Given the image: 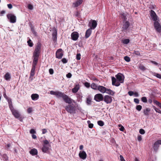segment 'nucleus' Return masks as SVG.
<instances>
[{"mask_svg": "<svg viewBox=\"0 0 161 161\" xmlns=\"http://www.w3.org/2000/svg\"><path fill=\"white\" fill-rule=\"evenodd\" d=\"M66 76L68 78H70L72 76V74L70 73H69L66 75Z\"/></svg>", "mask_w": 161, "mask_h": 161, "instance_id": "nucleus-57", "label": "nucleus"}, {"mask_svg": "<svg viewBox=\"0 0 161 161\" xmlns=\"http://www.w3.org/2000/svg\"><path fill=\"white\" fill-rule=\"evenodd\" d=\"M134 102L138 104L139 103V101L138 99L135 98L134 100Z\"/></svg>", "mask_w": 161, "mask_h": 161, "instance_id": "nucleus-54", "label": "nucleus"}, {"mask_svg": "<svg viewBox=\"0 0 161 161\" xmlns=\"http://www.w3.org/2000/svg\"><path fill=\"white\" fill-rule=\"evenodd\" d=\"M40 44H38L33 53V62L32 65V68L31 72H35L36 66L39 57L40 55Z\"/></svg>", "mask_w": 161, "mask_h": 161, "instance_id": "nucleus-1", "label": "nucleus"}, {"mask_svg": "<svg viewBox=\"0 0 161 161\" xmlns=\"http://www.w3.org/2000/svg\"><path fill=\"white\" fill-rule=\"evenodd\" d=\"M97 90L103 93L107 91V88L103 86H99Z\"/></svg>", "mask_w": 161, "mask_h": 161, "instance_id": "nucleus-20", "label": "nucleus"}, {"mask_svg": "<svg viewBox=\"0 0 161 161\" xmlns=\"http://www.w3.org/2000/svg\"><path fill=\"white\" fill-rule=\"evenodd\" d=\"M79 89V84L76 85L72 89V92L73 93L77 92Z\"/></svg>", "mask_w": 161, "mask_h": 161, "instance_id": "nucleus-25", "label": "nucleus"}, {"mask_svg": "<svg viewBox=\"0 0 161 161\" xmlns=\"http://www.w3.org/2000/svg\"><path fill=\"white\" fill-rule=\"evenodd\" d=\"M139 69L145 71L147 69L142 64H140L139 66Z\"/></svg>", "mask_w": 161, "mask_h": 161, "instance_id": "nucleus-33", "label": "nucleus"}, {"mask_svg": "<svg viewBox=\"0 0 161 161\" xmlns=\"http://www.w3.org/2000/svg\"><path fill=\"white\" fill-rule=\"evenodd\" d=\"M7 6L8 8L9 9H11L13 7L12 5L11 4H8Z\"/></svg>", "mask_w": 161, "mask_h": 161, "instance_id": "nucleus-61", "label": "nucleus"}, {"mask_svg": "<svg viewBox=\"0 0 161 161\" xmlns=\"http://www.w3.org/2000/svg\"><path fill=\"white\" fill-rule=\"evenodd\" d=\"M62 51V50L61 48L57 50L56 53V57L57 58L60 59L62 58L64 55V53Z\"/></svg>", "mask_w": 161, "mask_h": 161, "instance_id": "nucleus-11", "label": "nucleus"}, {"mask_svg": "<svg viewBox=\"0 0 161 161\" xmlns=\"http://www.w3.org/2000/svg\"><path fill=\"white\" fill-rule=\"evenodd\" d=\"M137 139L139 142L141 141L142 140V136L140 135L138 136L137 137Z\"/></svg>", "mask_w": 161, "mask_h": 161, "instance_id": "nucleus-58", "label": "nucleus"}, {"mask_svg": "<svg viewBox=\"0 0 161 161\" xmlns=\"http://www.w3.org/2000/svg\"><path fill=\"white\" fill-rule=\"evenodd\" d=\"M27 43L28 46L30 47H32L33 45V44L31 39L27 41Z\"/></svg>", "mask_w": 161, "mask_h": 161, "instance_id": "nucleus-34", "label": "nucleus"}, {"mask_svg": "<svg viewBox=\"0 0 161 161\" xmlns=\"http://www.w3.org/2000/svg\"><path fill=\"white\" fill-rule=\"evenodd\" d=\"M119 127L121 126V127L119 128V130L121 131H123L125 129L124 127L121 125V124L119 125Z\"/></svg>", "mask_w": 161, "mask_h": 161, "instance_id": "nucleus-50", "label": "nucleus"}, {"mask_svg": "<svg viewBox=\"0 0 161 161\" xmlns=\"http://www.w3.org/2000/svg\"><path fill=\"white\" fill-rule=\"evenodd\" d=\"M113 97L108 95H105L104 97L103 101L107 103H111L113 100Z\"/></svg>", "mask_w": 161, "mask_h": 161, "instance_id": "nucleus-10", "label": "nucleus"}, {"mask_svg": "<svg viewBox=\"0 0 161 161\" xmlns=\"http://www.w3.org/2000/svg\"><path fill=\"white\" fill-rule=\"evenodd\" d=\"M62 61L63 64H66L67 63L68 61L65 58H63L62 59Z\"/></svg>", "mask_w": 161, "mask_h": 161, "instance_id": "nucleus-49", "label": "nucleus"}, {"mask_svg": "<svg viewBox=\"0 0 161 161\" xmlns=\"http://www.w3.org/2000/svg\"><path fill=\"white\" fill-rule=\"evenodd\" d=\"M30 133L31 134L36 133V132L34 129H31L30 130Z\"/></svg>", "mask_w": 161, "mask_h": 161, "instance_id": "nucleus-55", "label": "nucleus"}, {"mask_svg": "<svg viewBox=\"0 0 161 161\" xmlns=\"http://www.w3.org/2000/svg\"><path fill=\"white\" fill-rule=\"evenodd\" d=\"M116 79L114 77H112V84L116 86H119L120 83L124 82V76L120 73H119L115 75Z\"/></svg>", "mask_w": 161, "mask_h": 161, "instance_id": "nucleus-3", "label": "nucleus"}, {"mask_svg": "<svg viewBox=\"0 0 161 161\" xmlns=\"http://www.w3.org/2000/svg\"><path fill=\"white\" fill-rule=\"evenodd\" d=\"M136 109L138 111H140L142 109V106L141 105H138L136 106Z\"/></svg>", "mask_w": 161, "mask_h": 161, "instance_id": "nucleus-44", "label": "nucleus"}, {"mask_svg": "<svg viewBox=\"0 0 161 161\" xmlns=\"http://www.w3.org/2000/svg\"><path fill=\"white\" fill-rule=\"evenodd\" d=\"M111 141L113 143H115L116 142H115V140H114V139L113 138H112L111 139Z\"/></svg>", "mask_w": 161, "mask_h": 161, "instance_id": "nucleus-64", "label": "nucleus"}, {"mask_svg": "<svg viewBox=\"0 0 161 161\" xmlns=\"http://www.w3.org/2000/svg\"><path fill=\"white\" fill-rule=\"evenodd\" d=\"M29 152L30 154L33 156L36 155L37 154V151L35 148L32 149Z\"/></svg>", "mask_w": 161, "mask_h": 161, "instance_id": "nucleus-23", "label": "nucleus"}, {"mask_svg": "<svg viewBox=\"0 0 161 161\" xmlns=\"http://www.w3.org/2000/svg\"><path fill=\"white\" fill-rule=\"evenodd\" d=\"M105 92L112 96H114L115 93V92L113 91L112 90H111V89H108L107 88V91Z\"/></svg>", "mask_w": 161, "mask_h": 161, "instance_id": "nucleus-26", "label": "nucleus"}, {"mask_svg": "<svg viewBox=\"0 0 161 161\" xmlns=\"http://www.w3.org/2000/svg\"><path fill=\"white\" fill-rule=\"evenodd\" d=\"M75 15L76 17L79 18L80 17V14L78 11H77L75 14Z\"/></svg>", "mask_w": 161, "mask_h": 161, "instance_id": "nucleus-52", "label": "nucleus"}, {"mask_svg": "<svg viewBox=\"0 0 161 161\" xmlns=\"http://www.w3.org/2000/svg\"><path fill=\"white\" fill-rule=\"evenodd\" d=\"M154 26L157 32L159 33L161 32V26L158 21H154Z\"/></svg>", "mask_w": 161, "mask_h": 161, "instance_id": "nucleus-12", "label": "nucleus"}, {"mask_svg": "<svg viewBox=\"0 0 161 161\" xmlns=\"http://www.w3.org/2000/svg\"><path fill=\"white\" fill-rule=\"evenodd\" d=\"M139 133L141 134H144L145 133V131L144 130L141 129L139 130Z\"/></svg>", "mask_w": 161, "mask_h": 161, "instance_id": "nucleus-47", "label": "nucleus"}, {"mask_svg": "<svg viewBox=\"0 0 161 161\" xmlns=\"http://www.w3.org/2000/svg\"><path fill=\"white\" fill-rule=\"evenodd\" d=\"M9 108L11 110L13 115L14 117L18 119L20 121H22L23 118L20 116V114L18 111L14 109L13 104H11L9 106Z\"/></svg>", "mask_w": 161, "mask_h": 161, "instance_id": "nucleus-5", "label": "nucleus"}, {"mask_svg": "<svg viewBox=\"0 0 161 161\" xmlns=\"http://www.w3.org/2000/svg\"><path fill=\"white\" fill-rule=\"evenodd\" d=\"M150 15L152 19L154 21L157 20V16L155 12L153 10H151L150 12Z\"/></svg>", "mask_w": 161, "mask_h": 161, "instance_id": "nucleus-15", "label": "nucleus"}, {"mask_svg": "<svg viewBox=\"0 0 161 161\" xmlns=\"http://www.w3.org/2000/svg\"><path fill=\"white\" fill-rule=\"evenodd\" d=\"M97 123L98 125L101 126H102L104 125V122L102 120L98 121Z\"/></svg>", "mask_w": 161, "mask_h": 161, "instance_id": "nucleus-36", "label": "nucleus"}, {"mask_svg": "<svg viewBox=\"0 0 161 161\" xmlns=\"http://www.w3.org/2000/svg\"><path fill=\"white\" fill-rule=\"evenodd\" d=\"M5 79L7 80H9L11 78L10 75L9 73L8 72L4 76Z\"/></svg>", "mask_w": 161, "mask_h": 161, "instance_id": "nucleus-28", "label": "nucleus"}, {"mask_svg": "<svg viewBox=\"0 0 161 161\" xmlns=\"http://www.w3.org/2000/svg\"><path fill=\"white\" fill-rule=\"evenodd\" d=\"M150 111V109L149 108H147L144 111V113L145 115L148 116L149 114V113Z\"/></svg>", "mask_w": 161, "mask_h": 161, "instance_id": "nucleus-29", "label": "nucleus"}, {"mask_svg": "<svg viewBox=\"0 0 161 161\" xmlns=\"http://www.w3.org/2000/svg\"><path fill=\"white\" fill-rule=\"evenodd\" d=\"M84 85L85 86H86V87L87 88H89L90 86V85L89 83H88V82H85L84 83Z\"/></svg>", "mask_w": 161, "mask_h": 161, "instance_id": "nucleus-42", "label": "nucleus"}, {"mask_svg": "<svg viewBox=\"0 0 161 161\" xmlns=\"http://www.w3.org/2000/svg\"><path fill=\"white\" fill-rule=\"evenodd\" d=\"M83 2V0H78L73 3V7L74 8L78 7Z\"/></svg>", "mask_w": 161, "mask_h": 161, "instance_id": "nucleus-19", "label": "nucleus"}, {"mask_svg": "<svg viewBox=\"0 0 161 161\" xmlns=\"http://www.w3.org/2000/svg\"><path fill=\"white\" fill-rule=\"evenodd\" d=\"M130 25V24L129 21H126L124 22L122 26V29L124 30H127L129 28Z\"/></svg>", "mask_w": 161, "mask_h": 161, "instance_id": "nucleus-18", "label": "nucleus"}, {"mask_svg": "<svg viewBox=\"0 0 161 161\" xmlns=\"http://www.w3.org/2000/svg\"><path fill=\"white\" fill-rule=\"evenodd\" d=\"M92 101V98L90 96H88L86 98V103L88 105H90L91 104Z\"/></svg>", "mask_w": 161, "mask_h": 161, "instance_id": "nucleus-31", "label": "nucleus"}, {"mask_svg": "<svg viewBox=\"0 0 161 161\" xmlns=\"http://www.w3.org/2000/svg\"><path fill=\"white\" fill-rule=\"evenodd\" d=\"M153 108L154 109V110L157 113H159L160 114H161V111L158 108H157L156 107L154 106H153Z\"/></svg>", "mask_w": 161, "mask_h": 161, "instance_id": "nucleus-38", "label": "nucleus"}, {"mask_svg": "<svg viewBox=\"0 0 161 161\" xmlns=\"http://www.w3.org/2000/svg\"><path fill=\"white\" fill-rule=\"evenodd\" d=\"M120 15H121V18L124 20L125 19H126V16L124 14H120Z\"/></svg>", "mask_w": 161, "mask_h": 161, "instance_id": "nucleus-48", "label": "nucleus"}, {"mask_svg": "<svg viewBox=\"0 0 161 161\" xmlns=\"http://www.w3.org/2000/svg\"><path fill=\"white\" fill-rule=\"evenodd\" d=\"M2 157L4 159V160L5 161H7L8 160V157L6 154H3Z\"/></svg>", "mask_w": 161, "mask_h": 161, "instance_id": "nucleus-35", "label": "nucleus"}, {"mask_svg": "<svg viewBox=\"0 0 161 161\" xmlns=\"http://www.w3.org/2000/svg\"><path fill=\"white\" fill-rule=\"evenodd\" d=\"M152 74L157 78L161 79V75L156 72H152Z\"/></svg>", "mask_w": 161, "mask_h": 161, "instance_id": "nucleus-30", "label": "nucleus"}, {"mask_svg": "<svg viewBox=\"0 0 161 161\" xmlns=\"http://www.w3.org/2000/svg\"><path fill=\"white\" fill-rule=\"evenodd\" d=\"M4 97L7 100L8 102V106L12 104V99L8 97L6 95L5 93L3 94Z\"/></svg>", "mask_w": 161, "mask_h": 161, "instance_id": "nucleus-21", "label": "nucleus"}, {"mask_svg": "<svg viewBox=\"0 0 161 161\" xmlns=\"http://www.w3.org/2000/svg\"><path fill=\"white\" fill-rule=\"evenodd\" d=\"M128 94L130 96H132L134 94V92L132 91H130L128 92Z\"/></svg>", "mask_w": 161, "mask_h": 161, "instance_id": "nucleus-56", "label": "nucleus"}, {"mask_svg": "<svg viewBox=\"0 0 161 161\" xmlns=\"http://www.w3.org/2000/svg\"><path fill=\"white\" fill-rule=\"evenodd\" d=\"M81 58V55L80 53H77L76 56V59L77 60H79Z\"/></svg>", "mask_w": 161, "mask_h": 161, "instance_id": "nucleus-41", "label": "nucleus"}, {"mask_svg": "<svg viewBox=\"0 0 161 161\" xmlns=\"http://www.w3.org/2000/svg\"><path fill=\"white\" fill-rule=\"evenodd\" d=\"M28 8L29 9L32 10L33 8V6L31 4H29L28 5Z\"/></svg>", "mask_w": 161, "mask_h": 161, "instance_id": "nucleus-51", "label": "nucleus"}, {"mask_svg": "<svg viewBox=\"0 0 161 161\" xmlns=\"http://www.w3.org/2000/svg\"><path fill=\"white\" fill-rule=\"evenodd\" d=\"M32 111V108H29L27 109V112L28 113H31Z\"/></svg>", "mask_w": 161, "mask_h": 161, "instance_id": "nucleus-59", "label": "nucleus"}, {"mask_svg": "<svg viewBox=\"0 0 161 161\" xmlns=\"http://www.w3.org/2000/svg\"><path fill=\"white\" fill-rule=\"evenodd\" d=\"M133 94L136 97H137L139 96L138 93L137 92H135V93L134 92V94Z\"/></svg>", "mask_w": 161, "mask_h": 161, "instance_id": "nucleus-63", "label": "nucleus"}, {"mask_svg": "<svg viewBox=\"0 0 161 161\" xmlns=\"http://www.w3.org/2000/svg\"><path fill=\"white\" fill-rule=\"evenodd\" d=\"M90 121L89 120L87 121V123L89 124V127L90 128H92L93 127V124L92 123H90Z\"/></svg>", "mask_w": 161, "mask_h": 161, "instance_id": "nucleus-45", "label": "nucleus"}, {"mask_svg": "<svg viewBox=\"0 0 161 161\" xmlns=\"http://www.w3.org/2000/svg\"><path fill=\"white\" fill-rule=\"evenodd\" d=\"M52 39L54 42H56L57 40V30L56 28L54 27L52 29Z\"/></svg>", "mask_w": 161, "mask_h": 161, "instance_id": "nucleus-9", "label": "nucleus"}, {"mask_svg": "<svg viewBox=\"0 0 161 161\" xmlns=\"http://www.w3.org/2000/svg\"><path fill=\"white\" fill-rule=\"evenodd\" d=\"M7 17L11 23H14L16 22V17L13 14H8L7 15Z\"/></svg>", "mask_w": 161, "mask_h": 161, "instance_id": "nucleus-8", "label": "nucleus"}, {"mask_svg": "<svg viewBox=\"0 0 161 161\" xmlns=\"http://www.w3.org/2000/svg\"><path fill=\"white\" fill-rule=\"evenodd\" d=\"M64 108L67 112L70 114H75L76 113V106L73 104H69L65 106Z\"/></svg>", "mask_w": 161, "mask_h": 161, "instance_id": "nucleus-4", "label": "nucleus"}, {"mask_svg": "<svg viewBox=\"0 0 161 161\" xmlns=\"http://www.w3.org/2000/svg\"><path fill=\"white\" fill-rule=\"evenodd\" d=\"M91 22H89V25L90 26V29H94L97 26V23L96 20H91Z\"/></svg>", "mask_w": 161, "mask_h": 161, "instance_id": "nucleus-13", "label": "nucleus"}, {"mask_svg": "<svg viewBox=\"0 0 161 161\" xmlns=\"http://www.w3.org/2000/svg\"><path fill=\"white\" fill-rule=\"evenodd\" d=\"M124 60L126 62H129L130 61V58L129 57L126 56L124 58Z\"/></svg>", "mask_w": 161, "mask_h": 161, "instance_id": "nucleus-40", "label": "nucleus"}, {"mask_svg": "<svg viewBox=\"0 0 161 161\" xmlns=\"http://www.w3.org/2000/svg\"><path fill=\"white\" fill-rule=\"evenodd\" d=\"M71 39L74 41H76L79 37V35L78 33L77 32H73L71 34Z\"/></svg>", "mask_w": 161, "mask_h": 161, "instance_id": "nucleus-16", "label": "nucleus"}, {"mask_svg": "<svg viewBox=\"0 0 161 161\" xmlns=\"http://www.w3.org/2000/svg\"><path fill=\"white\" fill-rule=\"evenodd\" d=\"M50 94L51 95H55L58 98H62L64 101L66 103L69 104H71L74 101L69 96L65 94L64 93L59 91H51Z\"/></svg>", "mask_w": 161, "mask_h": 161, "instance_id": "nucleus-2", "label": "nucleus"}, {"mask_svg": "<svg viewBox=\"0 0 161 161\" xmlns=\"http://www.w3.org/2000/svg\"><path fill=\"white\" fill-rule=\"evenodd\" d=\"M35 74V72H31L30 73V76L29 78L31 79V80H32L33 79V77L34 75Z\"/></svg>", "mask_w": 161, "mask_h": 161, "instance_id": "nucleus-46", "label": "nucleus"}, {"mask_svg": "<svg viewBox=\"0 0 161 161\" xmlns=\"http://www.w3.org/2000/svg\"><path fill=\"white\" fill-rule=\"evenodd\" d=\"M154 103L158 106L160 108H161V103L157 100H154L153 101Z\"/></svg>", "mask_w": 161, "mask_h": 161, "instance_id": "nucleus-32", "label": "nucleus"}, {"mask_svg": "<svg viewBox=\"0 0 161 161\" xmlns=\"http://www.w3.org/2000/svg\"><path fill=\"white\" fill-rule=\"evenodd\" d=\"M91 87L92 88L95 90H97L98 88V86L97 85L94 83L91 84Z\"/></svg>", "mask_w": 161, "mask_h": 161, "instance_id": "nucleus-27", "label": "nucleus"}, {"mask_svg": "<svg viewBox=\"0 0 161 161\" xmlns=\"http://www.w3.org/2000/svg\"><path fill=\"white\" fill-rule=\"evenodd\" d=\"M42 145V151L44 153H48L49 148L51 147L49 142L46 140H44L43 141Z\"/></svg>", "mask_w": 161, "mask_h": 161, "instance_id": "nucleus-6", "label": "nucleus"}, {"mask_svg": "<svg viewBox=\"0 0 161 161\" xmlns=\"http://www.w3.org/2000/svg\"><path fill=\"white\" fill-rule=\"evenodd\" d=\"M104 97L103 95L100 93H98L96 94L94 97V100L96 102H100L103 101Z\"/></svg>", "mask_w": 161, "mask_h": 161, "instance_id": "nucleus-7", "label": "nucleus"}, {"mask_svg": "<svg viewBox=\"0 0 161 161\" xmlns=\"http://www.w3.org/2000/svg\"><path fill=\"white\" fill-rule=\"evenodd\" d=\"M91 29L89 28L86 31L85 35V37L86 38H88L91 35L92 32Z\"/></svg>", "mask_w": 161, "mask_h": 161, "instance_id": "nucleus-22", "label": "nucleus"}, {"mask_svg": "<svg viewBox=\"0 0 161 161\" xmlns=\"http://www.w3.org/2000/svg\"><path fill=\"white\" fill-rule=\"evenodd\" d=\"M47 132V130L45 129H44L42 130V134H45Z\"/></svg>", "mask_w": 161, "mask_h": 161, "instance_id": "nucleus-62", "label": "nucleus"}, {"mask_svg": "<svg viewBox=\"0 0 161 161\" xmlns=\"http://www.w3.org/2000/svg\"><path fill=\"white\" fill-rule=\"evenodd\" d=\"M80 158L82 159H85L87 157V154L84 151H80L79 154Z\"/></svg>", "mask_w": 161, "mask_h": 161, "instance_id": "nucleus-17", "label": "nucleus"}, {"mask_svg": "<svg viewBox=\"0 0 161 161\" xmlns=\"http://www.w3.org/2000/svg\"><path fill=\"white\" fill-rule=\"evenodd\" d=\"M133 54H134L139 56H141L140 52L134 50Z\"/></svg>", "mask_w": 161, "mask_h": 161, "instance_id": "nucleus-37", "label": "nucleus"}, {"mask_svg": "<svg viewBox=\"0 0 161 161\" xmlns=\"http://www.w3.org/2000/svg\"><path fill=\"white\" fill-rule=\"evenodd\" d=\"M161 145V140H158L156 141L154 144L153 148L155 151H157L159 147V145Z\"/></svg>", "mask_w": 161, "mask_h": 161, "instance_id": "nucleus-14", "label": "nucleus"}, {"mask_svg": "<svg viewBox=\"0 0 161 161\" xmlns=\"http://www.w3.org/2000/svg\"><path fill=\"white\" fill-rule=\"evenodd\" d=\"M31 98L33 100H36L39 98V96L37 94H33L31 95Z\"/></svg>", "mask_w": 161, "mask_h": 161, "instance_id": "nucleus-24", "label": "nucleus"}, {"mask_svg": "<svg viewBox=\"0 0 161 161\" xmlns=\"http://www.w3.org/2000/svg\"><path fill=\"white\" fill-rule=\"evenodd\" d=\"M141 100L144 103H147V100L146 97H142Z\"/></svg>", "mask_w": 161, "mask_h": 161, "instance_id": "nucleus-43", "label": "nucleus"}, {"mask_svg": "<svg viewBox=\"0 0 161 161\" xmlns=\"http://www.w3.org/2000/svg\"><path fill=\"white\" fill-rule=\"evenodd\" d=\"M49 72L50 74L52 75L54 73L53 70L52 69H49Z\"/></svg>", "mask_w": 161, "mask_h": 161, "instance_id": "nucleus-53", "label": "nucleus"}, {"mask_svg": "<svg viewBox=\"0 0 161 161\" xmlns=\"http://www.w3.org/2000/svg\"><path fill=\"white\" fill-rule=\"evenodd\" d=\"M130 42V40L128 39H125L123 41V43L125 44H127Z\"/></svg>", "mask_w": 161, "mask_h": 161, "instance_id": "nucleus-39", "label": "nucleus"}, {"mask_svg": "<svg viewBox=\"0 0 161 161\" xmlns=\"http://www.w3.org/2000/svg\"><path fill=\"white\" fill-rule=\"evenodd\" d=\"M119 157L121 161H125L122 155H120Z\"/></svg>", "mask_w": 161, "mask_h": 161, "instance_id": "nucleus-60", "label": "nucleus"}]
</instances>
